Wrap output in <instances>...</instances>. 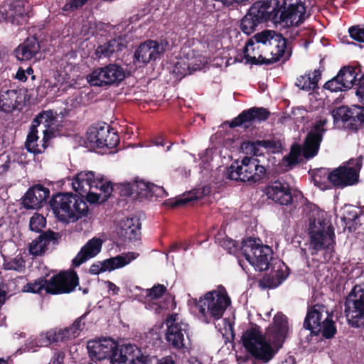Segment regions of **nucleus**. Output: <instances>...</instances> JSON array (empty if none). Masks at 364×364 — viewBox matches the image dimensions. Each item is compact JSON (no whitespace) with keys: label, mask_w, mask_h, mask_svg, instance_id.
Instances as JSON below:
<instances>
[{"label":"nucleus","mask_w":364,"mask_h":364,"mask_svg":"<svg viewBox=\"0 0 364 364\" xmlns=\"http://www.w3.org/2000/svg\"><path fill=\"white\" fill-rule=\"evenodd\" d=\"M107 359L112 364H149L152 358L135 344L120 346L112 338L92 340V361Z\"/></svg>","instance_id":"1"},{"label":"nucleus","mask_w":364,"mask_h":364,"mask_svg":"<svg viewBox=\"0 0 364 364\" xmlns=\"http://www.w3.org/2000/svg\"><path fill=\"white\" fill-rule=\"evenodd\" d=\"M326 213L321 210L309 213V235L312 255L319 251L331 250L335 244L334 228L325 218Z\"/></svg>","instance_id":"2"},{"label":"nucleus","mask_w":364,"mask_h":364,"mask_svg":"<svg viewBox=\"0 0 364 364\" xmlns=\"http://www.w3.org/2000/svg\"><path fill=\"white\" fill-rule=\"evenodd\" d=\"M231 305V299L225 288L220 285L217 289L206 292L200 297L196 306L200 314V319L205 323L220 319L226 309Z\"/></svg>","instance_id":"3"},{"label":"nucleus","mask_w":364,"mask_h":364,"mask_svg":"<svg viewBox=\"0 0 364 364\" xmlns=\"http://www.w3.org/2000/svg\"><path fill=\"white\" fill-rule=\"evenodd\" d=\"M78 284V277L74 271H67L53 276L50 280L38 278L23 287V291L30 293L60 294L70 293Z\"/></svg>","instance_id":"4"},{"label":"nucleus","mask_w":364,"mask_h":364,"mask_svg":"<svg viewBox=\"0 0 364 364\" xmlns=\"http://www.w3.org/2000/svg\"><path fill=\"white\" fill-rule=\"evenodd\" d=\"M55 217L61 221H75L88 211V205L84 199L72 193H58L50 200Z\"/></svg>","instance_id":"5"},{"label":"nucleus","mask_w":364,"mask_h":364,"mask_svg":"<svg viewBox=\"0 0 364 364\" xmlns=\"http://www.w3.org/2000/svg\"><path fill=\"white\" fill-rule=\"evenodd\" d=\"M241 252L256 271L263 272L271 267L273 251L269 246L263 245L259 238H244L241 242Z\"/></svg>","instance_id":"6"},{"label":"nucleus","mask_w":364,"mask_h":364,"mask_svg":"<svg viewBox=\"0 0 364 364\" xmlns=\"http://www.w3.org/2000/svg\"><path fill=\"white\" fill-rule=\"evenodd\" d=\"M275 7L272 6L269 1H257L249 9L240 23V29L247 36H250L259 25L267 22L272 18V13Z\"/></svg>","instance_id":"7"},{"label":"nucleus","mask_w":364,"mask_h":364,"mask_svg":"<svg viewBox=\"0 0 364 364\" xmlns=\"http://www.w3.org/2000/svg\"><path fill=\"white\" fill-rule=\"evenodd\" d=\"M345 314L348 324L364 328V284L355 285L345 300Z\"/></svg>","instance_id":"8"},{"label":"nucleus","mask_w":364,"mask_h":364,"mask_svg":"<svg viewBox=\"0 0 364 364\" xmlns=\"http://www.w3.org/2000/svg\"><path fill=\"white\" fill-rule=\"evenodd\" d=\"M121 195L130 196L134 200H156L159 198L167 196L168 193L162 186L151 183H146L143 180L136 179L133 183L127 182L122 184Z\"/></svg>","instance_id":"9"},{"label":"nucleus","mask_w":364,"mask_h":364,"mask_svg":"<svg viewBox=\"0 0 364 364\" xmlns=\"http://www.w3.org/2000/svg\"><path fill=\"white\" fill-rule=\"evenodd\" d=\"M361 168L362 161H356L353 166H350V161H348L331 168L328 176L329 185L335 189H343L358 184Z\"/></svg>","instance_id":"10"},{"label":"nucleus","mask_w":364,"mask_h":364,"mask_svg":"<svg viewBox=\"0 0 364 364\" xmlns=\"http://www.w3.org/2000/svg\"><path fill=\"white\" fill-rule=\"evenodd\" d=\"M260 161H235L228 171V178L243 182L259 181L266 173V168L255 162Z\"/></svg>","instance_id":"11"},{"label":"nucleus","mask_w":364,"mask_h":364,"mask_svg":"<svg viewBox=\"0 0 364 364\" xmlns=\"http://www.w3.org/2000/svg\"><path fill=\"white\" fill-rule=\"evenodd\" d=\"M306 7L301 0H284L272 13V19L279 14V20L289 26H299L305 20Z\"/></svg>","instance_id":"12"},{"label":"nucleus","mask_w":364,"mask_h":364,"mask_svg":"<svg viewBox=\"0 0 364 364\" xmlns=\"http://www.w3.org/2000/svg\"><path fill=\"white\" fill-rule=\"evenodd\" d=\"M92 135H95L96 148L92 147V151L104 154L115 153L112 151L119 143V136L114 129L107 123H98L92 126Z\"/></svg>","instance_id":"13"},{"label":"nucleus","mask_w":364,"mask_h":364,"mask_svg":"<svg viewBox=\"0 0 364 364\" xmlns=\"http://www.w3.org/2000/svg\"><path fill=\"white\" fill-rule=\"evenodd\" d=\"M32 126L36 129L43 126V144L42 147L45 149L48 146V142L53 138L60 136L62 133V125H60L56 117L53 115V111H43L40 112L32 122Z\"/></svg>","instance_id":"14"},{"label":"nucleus","mask_w":364,"mask_h":364,"mask_svg":"<svg viewBox=\"0 0 364 364\" xmlns=\"http://www.w3.org/2000/svg\"><path fill=\"white\" fill-rule=\"evenodd\" d=\"M125 78V70L121 65L109 63L92 70V86L118 85Z\"/></svg>","instance_id":"15"},{"label":"nucleus","mask_w":364,"mask_h":364,"mask_svg":"<svg viewBox=\"0 0 364 364\" xmlns=\"http://www.w3.org/2000/svg\"><path fill=\"white\" fill-rule=\"evenodd\" d=\"M334 123L349 122L348 127L352 130H358L364 124V106L352 105L350 107L341 106L331 111Z\"/></svg>","instance_id":"16"},{"label":"nucleus","mask_w":364,"mask_h":364,"mask_svg":"<svg viewBox=\"0 0 364 364\" xmlns=\"http://www.w3.org/2000/svg\"><path fill=\"white\" fill-rule=\"evenodd\" d=\"M327 123L326 118H321L314 123L306 136L303 144V156L305 159L314 158L318 154L323 134L326 131L324 127Z\"/></svg>","instance_id":"17"},{"label":"nucleus","mask_w":364,"mask_h":364,"mask_svg":"<svg viewBox=\"0 0 364 364\" xmlns=\"http://www.w3.org/2000/svg\"><path fill=\"white\" fill-rule=\"evenodd\" d=\"M338 78H341L342 86H344L346 90L355 85H358L355 94L359 97L360 102L364 103V73H362L360 65L343 66L338 73Z\"/></svg>","instance_id":"18"},{"label":"nucleus","mask_w":364,"mask_h":364,"mask_svg":"<svg viewBox=\"0 0 364 364\" xmlns=\"http://www.w3.org/2000/svg\"><path fill=\"white\" fill-rule=\"evenodd\" d=\"M271 115L268 109L263 107H252L244 109L229 123L230 128L243 127L245 129H250L255 123L265 122Z\"/></svg>","instance_id":"19"},{"label":"nucleus","mask_w":364,"mask_h":364,"mask_svg":"<svg viewBox=\"0 0 364 364\" xmlns=\"http://www.w3.org/2000/svg\"><path fill=\"white\" fill-rule=\"evenodd\" d=\"M329 315L328 309L324 304L318 303L309 305L303 326L312 334L318 336L321 331V325Z\"/></svg>","instance_id":"20"},{"label":"nucleus","mask_w":364,"mask_h":364,"mask_svg":"<svg viewBox=\"0 0 364 364\" xmlns=\"http://www.w3.org/2000/svg\"><path fill=\"white\" fill-rule=\"evenodd\" d=\"M264 192L269 199L280 205H288L293 201L290 186L284 180L278 179L270 182Z\"/></svg>","instance_id":"21"},{"label":"nucleus","mask_w":364,"mask_h":364,"mask_svg":"<svg viewBox=\"0 0 364 364\" xmlns=\"http://www.w3.org/2000/svg\"><path fill=\"white\" fill-rule=\"evenodd\" d=\"M165 48L157 41L147 40L141 43L136 49L134 55V62L147 64L150 61H155L164 53Z\"/></svg>","instance_id":"22"},{"label":"nucleus","mask_w":364,"mask_h":364,"mask_svg":"<svg viewBox=\"0 0 364 364\" xmlns=\"http://www.w3.org/2000/svg\"><path fill=\"white\" fill-rule=\"evenodd\" d=\"M288 331V318L281 312L277 313L273 318V323L266 331L268 339L277 348L282 347Z\"/></svg>","instance_id":"23"},{"label":"nucleus","mask_w":364,"mask_h":364,"mask_svg":"<svg viewBox=\"0 0 364 364\" xmlns=\"http://www.w3.org/2000/svg\"><path fill=\"white\" fill-rule=\"evenodd\" d=\"M254 46V41L252 38H249L246 42L245 46L244 48V58L247 60V63H250L252 65H271L274 63H277L279 60H282L285 62L289 59V57L291 55V50L289 48V50H276V49H269V51L272 55L269 58H266L263 57L262 55H259L258 58L251 57L249 55L248 53V47Z\"/></svg>","instance_id":"24"},{"label":"nucleus","mask_w":364,"mask_h":364,"mask_svg":"<svg viewBox=\"0 0 364 364\" xmlns=\"http://www.w3.org/2000/svg\"><path fill=\"white\" fill-rule=\"evenodd\" d=\"M252 38L254 42L269 46L270 47L269 49L289 50L287 38L274 31H262L256 33Z\"/></svg>","instance_id":"25"},{"label":"nucleus","mask_w":364,"mask_h":364,"mask_svg":"<svg viewBox=\"0 0 364 364\" xmlns=\"http://www.w3.org/2000/svg\"><path fill=\"white\" fill-rule=\"evenodd\" d=\"M24 97L21 90L2 89L0 92V110L10 113L22 105Z\"/></svg>","instance_id":"26"},{"label":"nucleus","mask_w":364,"mask_h":364,"mask_svg":"<svg viewBox=\"0 0 364 364\" xmlns=\"http://www.w3.org/2000/svg\"><path fill=\"white\" fill-rule=\"evenodd\" d=\"M50 191L41 185L28 189L23 198V205L27 209H36L48 198Z\"/></svg>","instance_id":"27"},{"label":"nucleus","mask_w":364,"mask_h":364,"mask_svg":"<svg viewBox=\"0 0 364 364\" xmlns=\"http://www.w3.org/2000/svg\"><path fill=\"white\" fill-rule=\"evenodd\" d=\"M185 333L186 330L182 326H171L167 328L165 339L169 348L178 351H185L188 349Z\"/></svg>","instance_id":"28"},{"label":"nucleus","mask_w":364,"mask_h":364,"mask_svg":"<svg viewBox=\"0 0 364 364\" xmlns=\"http://www.w3.org/2000/svg\"><path fill=\"white\" fill-rule=\"evenodd\" d=\"M210 193V188L204 186L202 188L200 192L199 191H198L197 193L189 192L176 198H169L164 202V205L171 208L182 207L191 202L200 199L203 196H207Z\"/></svg>","instance_id":"29"},{"label":"nucleus","mask_w":364,"mask_h":364,"mask_svg":"<svg viewBox=\"0 0 364 364\" xmlns=\"http://www.w3.org/2000/svg\"><path fill=\"white\" fill-rule=\"evenodd\" d=\"M72 186L82 199L91 204V172H80L73 181Z\"/></svg>","instance_id":"30"},{"label":"nucleus","mask_w":364,"mask_h":364,"mask_svg":"<svg viewBox=\"0 0 364 364\" xmlns=\"http://www.w3.org/2000/svg\"><path fill=\"white\" fill-rule=\"evenodd\" d=\"M40 50V45L35 37H28L15 50L18 60L26 61L32 59Z\"/></svg>","instance_id":"31"},{"label":"nucleus","mask_w":364,"mask_h":364,"mask_svg":"<svg viewBox=\"0 0 364 364\" xmlns=\"http://www.w3.org/2000/svg\"><path fill=\"white\" fill-rule=\"evenodd\" d=\"M252 326L243 332L241 341L244 348L250 353L265 338L266 333L262 335L260 327L251 323Z\"/></svg>","instance_id":"32"},{"label":"nucleus","mask_w":364,"mask_h":364,"mask_svg":"<svg viewBox=\"0 0 364 364\" xmlns=\"http://www.w3.org/2000/svg\"><path fill=\"white\" fill-rule=\"evenodd\" d=\"M53 342H57L56 331L42 332L36 337H31L25 344V350L36 352L40 348L47 347Z\"/></svg>","instance_id":"33"},{"label":"nucleus","mask_w":364,"mask_h":364,"mask_svg":"<svg viewBox=\"0 0 364 364\" xmlns=\"http://www.w3.org/2000/svg\"><path fill=\"white\" fill-rule=\"evenodd\" d=\"M131 259L122 255L107 259L102 262L92 264V274H98L106 271L111 272L122 268L130 262Z\"/></svg>","instance_id":"34"},{"label":"nucleus","mask_w":364,"mask_h":364,"mask_svg":"<svg viewBox=\"0 0 364 364\" xmlns=\"http://www.w3.org/2000/svg\"><path fill=\"white\" fill-rule=\"evenodd\" d=\"M141 223L137 217L127 218L121 223V235L125 240L136 241L140 239Z\"/></svg>","instance_id":"35"},{"label":"nucleus","mask_w":364,"mask_h":364,"mask_svg":"<svg viewBox=\"0 0 364 364\" xmlns=\"http://www.w3.org/2000/svg\"><path fill=\"white\" fill-rule=\"evenodd\" d=\"M100 189L101 193L92 192V204H100L107 200L111 195L113 188L110 181H104L102 176L95 177L92 171V188Z\"/></svg>","instance_id":"36"},{"label":"nucleus","mask_w":364,"mask_h":364,"mask_svg":"<svg viewBox=\"0 0 364 364\" xmlns=\"http://www.w3.org/2000/svg\"><path fill=\"white\" fill-rule=\"evenodd\" d=\"M87 314L77 318L72 326L56 331L57 342L65 341L77 337L85 326V319Z\"/></svg>","instance_id":"37"},{"label":"nucleus","mask_w":364,"mask_h":364,"mask_svg":"<svg viewBox=\"0 0 364 364\" xmlns=\"http://www.w3.org/2000/svg\"><path fill=\"white\" fill-rule=\"evenodd\" d=\"M58 234L53 232H47L39 235L33 240L28 246L29 252L33 255H40L45 252L47 246L51 241L57 239Z\"/></svg>","instance_id":"38"},{"label":"nucleus","mask_w":364,"mask_h":364,"mask_svg":"<svg viewBox=\"0 0 364 364\" xmlns=\"http://www.w3.org/2000/svg\"><path fill=\"white\" fill-rule=\"evenodd\" d=\"M124 45L120 40L111 39L103 45L99 46L95 52V58L100 59L102 58H109L114 53H118L122 50Z\"/></svg>","instance_id":"39"},{"label":"nucleus","mask_w":364,"mask_h":364,"mask_svg":"<svg viewBox=\"0 0 364 364\" xmlns=\"http://www.w3.org/2000/svg\"><path fill=\"white\" fill-rule=\"evenodd\" d=\"M200 168L204 181L215 184L220 183L223 181L224 173L218 168L213 170L210 161H202Z\"/></svg>","instance_id":"40"},{"label":"nucleus","mask_w":364,"mask_h":364,"mask_svg":"<svg viewBox=\"0 0 364 364\" xmlns=\"http://www.w3.org/2000/svg\"><path fill=\"white\" fill-rule=\"evenodd\" d=\"M341 220L345 225V230L348 229L349 232L355 231L359 221L355 208L351 205H346L343 208Z\"/></svg>","instance_id":"41"},{"label":"nucleus","mask_w":364,"mask_h":364,"mask_svg":"<svg viewBox=\"0 0 364 364\" xmlns=\"http://www.w3.org/2000/svg\"><path fill=\"white\" fill-rule=\"evenodd\" d=\"M272 343L266 336L252 352L251 355L258 360L264 362L269 361L274 355V351L272 347Z\"/></svg>","instance_id":"42"},{"label":"nucleus","mask_w":364,"mask_h":364,"mask_svg":"<svg viewBox=\"0 0 364 364\" xmlns=\"http://www.w3.org/2000/svg\"><path fill=\"white\" fill-rule=\"evenodd\" d=\"M25 18V9L22 2L18 1L10 5L6 12V18L12 24L20 25Z\"/></svg>","instance_id":"43"},{"label":"nucleus","mask_w":364,"mask_h":364,"mask_svg":"<svg viewBox=\"0 0 364 364\" xmlns=\"http://www.w3.org/2000/svg\"><path fill=\"white\" fill-rule=\"evenodd\" d=\"M287 277L283 271H277L274 275L266 274L259 282V285L263 289H274L279 287Z\"/></svg>","instance_id":"44"},{"label":"nucleus","mask_w":364,"mask_h":364,"mask_svg":"<svg viewBox=\"0 0 364 364\" xmlns=\"http://www.w3.org/2000/svg\"><path fill=\"white\" fill-rule=\"evenodd\" d=\"M331 168H320L312 171L311 177L314 185L321 189L328 188V176Z\"/></svg>","instance_id":"45"},{"label":"nucleus","mask_w":364,"mask_h":364,"mask_svg":"<svg viewBox=\"0 0 364 364\" xmlns=\"http://www.w3.org/2000/svg\"><path fill=\"white\" fill-rule=\"evenodd\" d=\"M255 144L264 148L271 154H279L283 152V145L280 139L275 137L270 139L257 140Z\"/></svg>","instance_id":"46"},{"label":"nucleus","mask_w":364,"mask_h":364,"mask_svg":"<svg viewBox=\"0 0 364 364\" xmlns=\"http://www.w3.org/2000/svg\"><path fill=\"white\" fill-rule=\"evenodd\" d=\"M38 139V129L31 125L25 143L26 147L29 152L33 154H39L42 152V150L38 148V146L36 144Z\"/></svg>","instance_id":"47"},{"label":"nucleus","mask_w":364,"mask_h":364,"mask_svg":"<svg viewBox=\"0 0 364 364\" xmlns=\"http://www.w3.org/2000/svg\"><path fill=\"white\" fill-rule=\"evenodd\" d=\"M91 258V240L81 248L80 251L72 261L73 267H78L82 264Z\"/></svg>","instance_id":"48"},{"label":"nucleus","mask_w":364,"mask_h":364,"mask_svg":"<svg viewBox=\"0 0 364 364\" xmlns=\"http://www.w3.org/2000/svg\"><path fill=\"white\" fill-rule=\"evenodd\" d=\"M321 326V331L320 333H321L323 337L326 339H331L333 338L337 333L335 322L333 321L331 314L328 316H326V320H324V322Z\"/></svg>","instance_id":"49"},{"label":"nucleus","mask_w":364,"mask_h":364,"mask_svg":"<svg viewBox=\"0 0 364 364\" xmlns=\"http://www.w3.org/2000/svg\"><path fill=\"white\" fill-rule=\"evenodd\" d=\"M149 143L150 144L149 146H156L157 147L161 148L164 152L171 151L173 146V143L168 141L164 134H159L154 136L151 139Z\"/></svg>","instance_id":"50"},{"label":"nucleus","mask_w":364,"mask_h":364,"mask_svg":"<svg viewBox=\"0 0 364 364\" xmlns=\"http://www.w3.org/2000/svg\"><path fill=\"white\" fill-rule=\"evenodd\" d=\"M191 63L184 59L178 60L173 68V73L178 78H182L191 73Z\"/></svg>","instance_id":"51"},{"label":"nucleus","mask_w":364,"mask_h":364,"mask_svg":"<svg viewBox=\"0 0 364 364\" xmlns=\"http://www.w3.org/2000/svg\"><path fill=\"white\" fill-rule=\"evenodd\" d=\"M4 266L8 270L21 272L25 267V261L21 256L18 255L13 259L5 260Z\"/></svg>","instance_id":"52"},{"label":"nucleus","mask_w":364,"mask_h":364,"mask_svg":"<svg viewBox=\"0 0 364 364\" xmlns=\"http://www.w3.org/2000/svg\"><path fill=\"white\" fill-rule=\"evenodd\" d=\"M302 161H274L275 171L277 173H282L293 169Z\"/></svg>","instance_id":"53"},{"label":"nucleus","mask_w":364,"mask_h":364,"mask_svg":"<svg viewBox=\"0 0 364 364\" xmlns=\"http://www.w3.org/2000/svg\"><path fill=\"white\" fill-rule=\"evenodd\" d=\"M46 224V218L38 213H35L30 220V229L32 231L40 232Z\"/></svg>","instance_id":"54"},{"label":"nucleus","mask_w":364,"mask_h":364,"mask_svg":"<svg viewBox=\"0 0 364 364\" xmlns=\"http://www.w3.org/2000/svg\"><path fill=\"white\" fill-rule=\"evenodd\" d=\"M166 290V287L164 284H155L152 288L146 290V297L151 300L158 299L165 294Z\"/></svg>","instance_id":"55"},{"label":"nucleus","mask_w":364,"mask_h":364,"mask_svg":"<svg viewBox=\"0 0 364 364\" xmlns=\"http://www.w3.org/2000/svg\"><path fill=\"white\" fill-rule=\"evenodd\" d=\"M343 82L341 78H338V75L333 77L331 80L327 81L323 87L331 92H338L346 90L344 86H342Z\"/></svg>","instance_id":"56"},{"label":"nucleus","mask_w":364,"mask_h":364,"mask_svg":"<svg viewBox=\"0 0 364 364\" xmlns=\"http://www.w3.org/2000/svg\"><path fill=\"white\" fill-rule=\"evenodd\" d=\"M348 33L353 40L364 43V27L360 26H353L349 28Z\"/></svg>","instance_id":"57"},{"label":"nucleus","mask_w":364,"mask_h":364,"mask_svg":"<svg viewBox=\"0 0 364 364\" xmlns=\"http://www.w3.org/2000/svg\"><path fill=\"white\" fill-rule=\"evenodd\" d=\"M296 85L303 90H311L313 86L311 85L310 73L299 76L296 80Z\"/></svg>","instance_id":"58"},{"label":"nucleus","mask_w":364,"mask_h":364,"mask_svg":"<svg viewBox=\"0 0 364 364\" xmlns=\"http://www.w3.org/2000/svg\"><path fill=\"white\" fill-rule=\"evenodd\" d=\"M301 154L303 155V146L295 142L291 146L289 153L284 156L282 159H299Z\"/></svg>","instance_id":"59"},{"label":"nucleus","mask_w":364,"mask_h":364,"mask_svg":"<svg viewBox=\"0 0 364 364\" xmlns=\"http://www.w3.org/2000/svg\"><path fill=\"white\" fill-rule=\"evenodd\" d=\"M88 0H69L63 7L64 11H74L82 7Z\"/></svg>","instance_id":"60"},{"label":"nucleus","mask_w":364,"mask_h":364,"mask_svg":"<svg viewBox=\"0 0 364 364\" xmlns=\"http://www.w3.org/2000/svg\"><path fill=\"white\" fill-rule=\"evenodd\" d=\"M178 319V314H173L169 315L165 321L167 328H169L171 326H182V323H179Z\"/></svg>","instance_id":"61"},{"label":"nucleus","mask_w":364,"mask_h":364,"mask_svg":"<svg viewBox=\"0 0 364 364\" xmlns=\"http://www.w3.org/2000/svg\"><path fill=\"white\" fill-rule=\"evenodd\" d=\"M103 241L98 237H92V257H95L102 249Z\"/></svg>","instance_id":"62"},{"label":"nucleus","mask_w":364,"mask_h":364,"mask_svg":"<svg viewBox=\"0 0 364 364\" xmlns=\"http://www.w3.org/2000/svg\"><path fill=\"white\" fill-rule=\"evenodd\" d=\"M218 156V150L216 148L207 149L204 154L200 156V159H213Z\"/></svg>","instance_id":"63"},{"label":"nucleus","mask_w":364,"mask_h":364,"mask_svg":"<svg viewBox=\"0 0 364 364\" xmlns=\"http://www.w3.org/2000/svg\"><path fill=\"white\" fill-rule=\"evenodd\" d=\"M65 358L63 352H56L54 353L49 364H63Z\"/></svg>","instance_id":"64"}]
</instances>
